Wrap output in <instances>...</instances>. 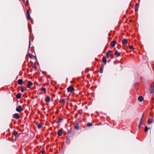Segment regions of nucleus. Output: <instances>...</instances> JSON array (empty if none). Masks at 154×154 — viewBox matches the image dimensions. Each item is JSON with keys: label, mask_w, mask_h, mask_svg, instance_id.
Wrapping results in <instances>:
<instances>
[{"label": "nucleus", "mask_w": 154, "mask_h": 154, "mask_svg": "<svg viewBox=\"0 0 154 154\" xmlns=\"http://www.w3.org/2000/svg\"><path fill=\"white\" fill-rule=\"evenodd\" d=\"M154 84L153 83L152 84L150 85L149 90L150 91V94H152L154 92V86L153 85Z\"/></svg>", "instance_id": "obj_1"}, {"label": "nucleus", "mask_w": 154, "mask_h": 154, "mask_svg": "<svg viewBox=\"0 0 154 154\" xmlns=\"http://www.w3.org/2000/svg\"><path fill=\"white\" fill-rule=\"evenodd\" d=\"M16 110L18 112H20L23 110V109L21 106H19L16 109Z\"/></svg>", "instance_id": "obj_2"}, {"label": "nucleus", "mask_w": 154, "mask_h": 154, "mask_svg": "<svg viewBox=\"0 0 154 154\" xmlns=\"http://www.w3.org/2000/svg\"><path fill=\"white\" fill-rule=\"evenodd\" d=\"M68 92H71L75 90L74 88L71 86L67 88Z\"/></svg>", "instance_id": "obj_3"}, {"label": "nucleus", "mask_w": 154, "mask_h": 154, "mask_svg": "<svg viewBox=\"0 0 154 154\" xmlns=\"http://www.w3.org/2000/svg\"><path fill=\"white\" fill-rule=\"evenodd\" d=\"M13 117L14 119H18L20 118V117L18 114L16 113L14 114Z\"/></svg>", "instance_id": "obj_4"}, {"label": "nucleus", "mask_w": 154, "mask_h": 154, "mask_svg": "<svg viewBox=\"0 0 154 154\" xmlns=\"http://www.w3.org/2000/svg\"><path fill=\"white\" fill-rule=\"evenodd\" d=\"M112 51L110 50H109L106 54V57L107 58H109V56H112V54H110L112 53Z\"/></svg>", "instance_id": "obj_5"}, {"label": "nucleus", "mask_w": 154, "mask_h": 154, "mask_svg": "<svg viewBox=\"0 0 154 154\" xmlns=\"http://www.w3.org/2000/svg\"><path fill=\"white\" fill-rule=\"evenodd\" d=\"M116 43V42L115 41H113L111 42L110 44V46L112 47H114L115 46Z\"/></svg>", "instance_id": "obj_6"}, {"label": "nucleus", "mask_w": 154, "mask_h": 154, "mask_svg": "<svg viewBox=\"0 0 154 154\" xmlns=\"http://www.w3.org/2000/svg\"><path fill=\"white\" fill-rule=\"evenodd\" d=\"M62 121V119L61 118H58L57 119V120H55V122L57 124H58L61 122Z\"/></svg>", "instance_id": "obj_7"}, {"label": "nucleus", "mask_w": 154, "mask_h": 154, "mask_svg": "<svg viewBox=\"0 0 154 154\" xmlns=\"http://www.w3.org/2000/svg\"><path fill=\"white\" fill-rule=\"evenodd\" d=\"M32 85V83L30 81H28L27 84L26 85L27 87V88H29Z\"/></svg>", "instance_id": "obj_8"}, {"label": "nucleus", "mask_w": 154, "mask_h": 154, "mask_svg": "<svg viewBox=\"0 0 154 154\" xmlns=\"http://www.w3.org/2000/svg\"><path fill=\"white\" fill-rule=\"evenodd\" d=\"M154 122L153 119H149L147 121V123L148 124H151L153 122Z\"/></svg>", "instance_id": "obj_9"}, {"label": "nucleus", "mask_w": 154, "mask_h": 154, "mask_svg": "<svg viewBox=\"0 0 154 154\" xmlns=\"http://www.w3.org/2000/svg\"><path fill=\"white\" fill-rule=\"evenodd\" d=\"M13 134L16 137H18L19 135V134L18 133V132L15 130L14 131Z\"/></svg>", "instance_id": "obj_10"}, {"label": "nucleus", "mask_w": 154, "mask_h": 154, "mask_svg": "<svg viewBox=\"0 0 154 154\" xmlns=\"http://www.w3.org/2000/svg\"><path fill=\"white\" fill-rule=\"evenodd\" d=\"M27 15V19L28 20H29L30 19V16L29 11L28 10H27L26 11Z\"/></svg>", "instance_id": "obj_11"}, {"label": "nucleus", "mask_w": 154, "mask_h": 154, "mask_svg": "<svg viewBox=\"0 0 154 154\" xmlns=\"http://www.w3.org/2000/svg\"><path fill=\"white\" fill-rule=\"evenodd\" d=\"M63 131L62 130L60 129L58 131L57 134L59 136H61L62 134Z\"/></svg>", "instance_id": "obj_12"}, {"label": "nucleus", "mask_w": 154, "mask_h": 154, "mask_svg": "<svg viewBox=\"0 0 154 154\" xmlns=\"http://www.w3.org/2000/svg\"><path fill=\"white\" fill-rule=\"evenodd\" d=\"M138 99L139 101L141 102L143 100V98L142 96H140L138 97Z\"/></svg>", "instance_id": "obj_13"}, {"label": "nucleus", "mask_w": 154, "mask_h": 154, "mask_svg": "<svg viewBox=\"0 0 154 154\" xmlns=\"http://www.w3.org/2000/svg\"><path fill=\"white\" fill-rule=\"evenodd\" d=\"M50 99L49 97L47 96H46L45 100L46 102H49L50 101Z\"/></svg>", "instance_id": "obj_14"}, {"label": "nucleus", "mask_w": 154, "mask_h": 154, "mask_svg": "<svg viewBox=\"0 0 154 154\" xmlns=\"http://www.w3.org/2000/svg\"><path fill=\"white\" fill-rule=\"evenodd\" d=\"M122 43L123 44H126L128 43L127 40L126 39H124L122 40Z\"/></svg>", "instance_id": "obj_15"}, {"label": "nucleus", "mask_w": 154, "mask_h": 154, "mask_svg": "<svg viewBox=\"0 0 154 154\" xmlns=\"http://www.w3.org/2000/svg\"><path fill=\"white\" fill-rule=\"evenodd\" d=\"M115 54L117 57H119L120 56V53L116 50L115 52Z\"/></svg>", "instance_id": "obj_16"}, {"label": "nucleus", "mask_w": 154, "mask_h": 154, "mask_svg": "<svg viewBox=\"0 0 154 154\" xmlns=\"http://www.w3.org/2000/svg\"><path fill=\"white\" fill-rule=\"evenodd\" d=\"M16 97L17 99H20L21 97V94L20 93H18L16 95Z\"/></svg>", "instance_id": "obj_17"}, {"label": "nucleus", "mask_w": 154, "mask_h": 154, "mask_svg": "<svg viewBox=\"0 0 154 154\" xmlns=\"http://www.w3.org/2000/svg\"><path fill=\"white\" fill-rule=\"evenodd\" d=\"M23 83V80L21 79H19L18 81V83L20 85H21Z\"/></svg>", "instance_id": "obj_18"}, {"label": "nucleus", "mask_w": 154, "mask_h": 154, "mask_svg": "<svg viewBox=\"0 0 154 154\" xmlns=\"http://www.w3.org/2000/svg\"><path fill=\"white\" fill-rule=\"evenodd\" d=\"M102 61L103 62L105 63H106L107 62L106 60V57H103L102 58Z\"/></svg>", "instance_id": "obj_19"}, {"label": "nucleus", "mask_w": 154, "mask_h": 154, "mask_svg": "<svg viewBox=\"0 0 154 154\" xmlns=\"http://www.w3.org/2000/svg\"><path fill=\"white\" fill-rule=\"evenodd\" d=\"M74 127L76 129H78L79 128V124L77 123L74 126Z\"/></svg>", "instance_id": "obj_20"}, {"label": "nucleus", "mask_w": 154, "mask_h": 154, "mask_svg": "<svg viewBox=\"0 0 154 154\" xmlns=\"http://www.w3.org/2000/svg\"><path fill=\"white\" fill-rule=\"evenodd\" d=\"M60 103H65V100L64 99H61L59 101Z\"/></svg>", "instance_id": "obj_21"}, {"label": "nucleus", "mask_w": 154, "mask_h": 154, "mask_svg": "<svg viewBox=\"0 0 154 154\" xmlns=\"http://www.w3.org/2000/svg\"><path fill=\"white\" fill-rule=\"evenodd\" d=\"M26 89L25 88H24L23 87H21V91L22 92H23Z\"/></svg>", "instance_id": "obj_22"}, {"label": "nucleus", "mask_w": 154, "mask_h": 154, "mask_svg": "<svg viewBox=\"0 0 154 154\" xmlns=\"http://www.w3.org/2000/svg\"><path fill=\"white\" fill-rule=\"evenodd\" d=\"M46 88H41V90L42 91H44V92H46Z\"/></svg>", "instance_id": "obj_23"}, {"label": "nucleus", "mask_w": 154, "mask_h": 154, "mask_svg": "<svg viewBox=\"0 0 154 154\" xmlns=\"http://www.w3.org/2000/svg\"><path fill=\"white\" fill-rule=\"evenodd\" d=\"M148 130V128L147 126H146L145 127L144 131L145 132H146Z\"/></svg>", "instance_id": "obj_24"}, {"label": "nucleus", "mask_w": 154, "mask_h": 154, "mask_svg": "<svg viewBox=\"0 0 154 154\" xmlns=\"http://www.w3.org/2000/svg\"><path fill=\"white\" fill-rule=\"evenodd\" d=\"M92 125V123H88L87 124V125L88 127L91 126Z\"/></svg>", "instance_id": "obj_25"}, {"label": "nucleus", "mask_w": 154, "mask_h": 154, "mask_svg": "<svg viewBox=\"0 0 154 154\" xmlns=\"http://www.w3.org/2000/svg\"><path fill=\"white\" fill-rule=\"evenodd\" d=\"M37 127H38V128L39 129H40L42 127V126L40 124H38V125H37Z\"/></svg>", "instance_id": "obj_26"}, {"label": "nucleus", "mask_w": 154, "mask_h": 154, "mask_svg": "<svg viewBox=\"0 0 154 154\" xmlns=\"http://www.w3.org/2000/svg\"><path fill=\"white\" fill-rule=\"evenodd\" d=\"M100 72L101 73H102L103 72V69L102 68V67H101L100 68Z\"/></svg>", "instance_id": "obj_27"}, {"label": "nucleus", "mask_w": 154, "mask_h": 154, "mask_svg": "<svg viewBox=\"0 0 154 154\" xmlns=\"http://www.w3.org/2000/svg\"><path fill=\"white\" fill-rule=\"evenodd\" d=\"M141 124H142V123L141 122H139V125H138V128H139V129L140 128Z\"/></svg>", "instance_id": "obj_28"}, {"label": "nucleus", "mask_w": 154, "mask_h": 154, "mask_svg": "<svg viewBox=\"0 0 154 154\" xmlns=\"http://www.w3.org/2000/svg\"><path fill=\"white\" fill-rule=\"evenodd\" d=\"M135 10L136 11H137L138 10V8L137 7H135Z\"/></svg>", "instance_id": "obj_29"}, {"label": "nucleus", "mask_w": 154, "mask_h": 154, "mask_svg": "<svg viewBox=\"0 0 154 154\" xmlns=\"http://www.w3.org/2000/svg\"><path fill=\"white\" fill-rule=\"evenodd\" d=\"M133 48V47L132 46H131L129 47V49H132Z\"/></svg>", "instance_id": "obj_30"}, {"label": "nucleus", "mask_w": 154, "mask_h": 154, "mask_svg": "<svg viewBox=\"0 0 154 154\" xmlns=\"http://www.w3.org/2000/svg\"><path fill=\"white\" fill-rule=\"evenodd\" d=\"M33 55L32 54H30L29 55V57L30 58H32V57Z\"/></svg>", "instance_id": "obj_31"}, {"label": "nucleus", "mask_w": 154, "mask_h": 154, "mask_svg": "<svg viewBox=\"0 0 154 154\" xmlns=\"http://www.w3.org/2000/svg\"><path fill=\"white\" fill-rule=\"evenodd\" d=\"M144 114V112H143L141 118H142V119H143Z\"/></svg>", "instance_id": "obj_32"}, {"label": "nucleus", "mask_w": 154, "mask_h": 154, "mask_svg": "<svg viewBox=\"0 0 154 154\" xmlns=\"http://www.w3.org/2000/svg\"><path fill=\"white\" fill-rule=\"evenodd\" d=\"M139 5L138 4H137V3H136V4H135V7H138V6Z\"/></svg>", "instance_id": "obj_33"}, {"label": "nucleus", "mask_w": 154, "mask_h": 154, "mask_svg": "<svg viewBox=\"0 0 154 154\" xmlns=\"http://www.w3.org/2000/svg\"><path fill=\"white\" fill-rule=\"evenodd\" d=\"M143 119H142V118H141L140 120V122H141L142 123V121H143Z\"/></svg>", "instance_id": "obj_34"}, {"label": "nucleus", "mask_w": 154, "mask_h": 154, "mask_svg": "<svg viewBox=\"0 0 154 154\" xmlns=\"http://www.w3.org/2000/svg\"><path fill=\"white\" fill-rule=\"evenodd\" d=\"M41 152H42V153H43L44 152H45V151L44 150H42V151H41Z\"/></svg>", "instance_id": "obj_35"}, {"label": "nucleus", "mask_w": 154, "mask_h": 154, "mask_svg": "<svg viewBox=\"0 0 154 154\" xmlns=\"http://www.w3.org/2000/svg\"><path fill=\"white\" fill-rule=\"evenodd\" d=\"M33 67L35 69H37L36 66H34Z\"/></svg>", "instance_id": "obj_36"}, {"label": "nucleus", "mask_w": 154, "mask_h": 154, "mask_svg": "<svg viewBox=\"0 0 154 154\" xmlns=\"http://www.w3.org/2000/svg\"><path fill=\"white\" fill-rule=\"evenodd\" d=\"M29 47L30 46V40H29Z\"/></svg>", "instance_id": "obj_37"}, {"label": "nucleus", "mask_w": 154, "mask_h": 154, "mask_svg": "<svg viewBox=\"0 0 154 154\" xmlns=\"http://www.w3.org/2000/svg\"><path fill=\"white\" fill-rule=\"evenodd\" d=\"M22 1H23V2H25V0H22Z\"/></svg>", "instance_id": "obj_38"}, {"label": "nucleus", "mask_w": 154, "mask_h": 154, "mask_svg": "<svg viewBox=\"0 0 154 154\" xmlns=\"http://www.w3.org/2000/svg\"><path fill=\"white\" fill-rule=\"evenodd\" d=\"M29 31H31V29H30V28H29Z\"/></svg>", "instance_id": "obj_39"}, {"label": "nucleus", "mask_w": 154, "mask_h": 154, "mask_svg": "<svg viewBox=\"0 0 154 154\" xmlns=\"http://www.w3.org/2000/svg\"><path fill=\"white\" fill-rule=\"evenodd\" d=\"M148 130H149V129H150V127H149V128H148Z\"/></svg>", "instance_id": "obj_40"}, {"label": "nucleus", "mask_w": 154, "mask_h": 154, "mask_svg": "<svg viewBox=\"0 0 154 154\" xmlns=\"http://www.w3.org/2000/svg\"><path fill=\"white\" fill-rule=\"evenodd\" d=\"M29 26H30V25L29 24Z\"/></svg>", "instance_id": "obj_41"}]
</instances>
